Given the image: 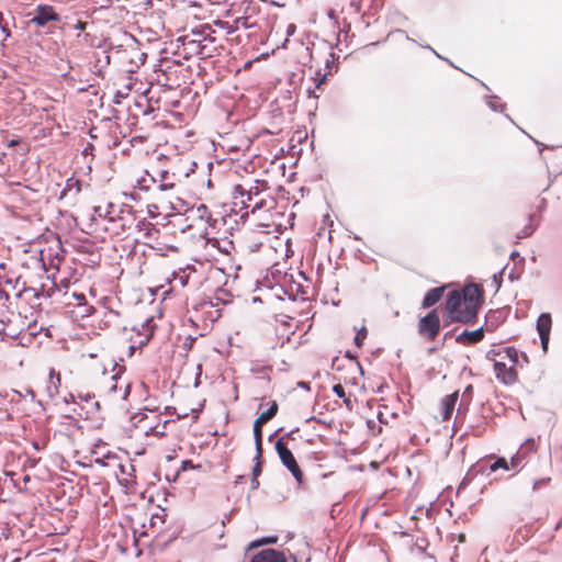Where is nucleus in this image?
<instances>
[{
  "mask_svg": "<svg viewBox=\"0 0 562 562\" xmlns=\"http://www.w3.org/2000/svg\"><path fill=\"white\" fill-rule=\"evenodd\" d=\"M94 216L98 225L102 226L111 236L142 234L143 232H145L144 235H149L151 231H156L151 223L145 218H139L128 205H124L120 210L110 205V210L105 212L101 206H97L94 207Z\"/></svg>",
  "mask_w": 562,
  "mask_h": 562,
  "instance_id": "nucleus-1",
  "label": "nucleus"
},
{
  "mask_svg": "<svg viewBox=\"0 0 562 562\" xmlns=\"http://www.w3.org/2000/svg\"><path fill=\"white\" fill-rule=\"evenodd\" d=\"M483 289L476 283H469L461 290L448 293L445 311L451 323L472 324L476 321L483 304Z\"/></svg>",
  "mask_w": 562,
  "mask_h": 562,
  "instance_id": "nucleus-2",
  "label": "nucleus"
},
{
  "mask_svg": "<svg viewBox=\"0 0 562 562\" xmlns=\"http://www.w3.org/2000/svg\"><path fill=\"white\" fill-rule=\"evenodd\" d=\"M272 207V200L263 184L256 182L249 189L243 184H236L233 189V211L240 213V217L256 214L261 211H269Z\"/></svg>",
  "mask_w": 562,
  "mask_h": 562,
  "instance_id": "nucleus-3",
  "label": "nucleus"
},
{
  "mask_svg": "<svg viewBox=\"0 0 562 562\" xmlns=\"http://www.w3.org/2000/svg\"><path fill=\"white\" fill-rule=\"evenodd\" d=\"M156 325L153 324V318H147L139 325H133L127 328L124 327V344L128 350V356H133L136 350L145 347L154 335Z\"/></svg>",
  "mask_w": 562,
  "mask_h": 562,
  "instance_id": "nucleus-4",
  "label": "nucleus"
},
{
  "mask_svg": "<svg viewBox=\"0 0 562 562\" xmlns=\"http://www.w3.org/2000/svg\"><path fill=\"white\" fill-rule=\"evenodd\" d=\"M503 353L504 356H502V352L498 353V356L502 357L501 360L494 361V372L497 380L506 385H512L518 380L516 370L519 357L518 350L514 347H507L504 349Z\"/></svg>",
  "mask_w": 562,
  "mask_h": 562,
  "instance_id": "nucleus-5",
  "label": "nucleus"
},
{
  "mask_svg": "<svg viewBox=\"0 0 562 562\" xmlns=\"http://www.w3.org/2000/svg\"><path fill=\"white\" fill-rule=\"evenodd\" d=\"M440 327L438 308L429 311L417 324L418 334L427 341H434L438 337Z\"/></svg>",
  "mask_w": 562,
  "mask_h": 562,
  "instance_id": "nucleus-6",
  "label": "nucleus"
},
{
  "mask_svg": "<svg viewBox=\"0 0 562 562\" xmlns=\"http://www.w3.org/2000/svg\"><path fill=\"white\" fill-rule=\"evenodd\" d=\"M95 462L101 463L104 467L113 468V474L117 477V480L127 485L133 482V477L131 473L127 472L128 469L133 470V465L130 462L121 463L119 458L114 454H106L103 459H95Z\"/></svg>",
  "mask_w": 562,
  "mask_h": 562,
  "instance_id": "nucleus-7",
  "label": "nucleus"
},
{
  "mask_svg": "<svg viewBox=\"0 0 562 562\" xmlns=\"http://www.w3.org/2000/svg\"><path fill=\"white\" fill-rule=\"evenodd\" d=\"M276 450L283 465L292 473L299 484L303 483V473L291 450L286 447L282 439L276 442Z\"/></svg>",
  "mask_w": 562,
  "mask_h": 562,
  "instance_id": "nucleus-8",
  "label": "nucleus"
},
{
  "mask_svg": "<svg viewBox=\"0 0 562 562\" xmlns=\"http://www.w3.org/2000/svg\"><path fill=\"white\" fill-rule=\"evenodd\" d=\"M161 413H156L155 411H149L148 413H138L133 417L134 426L139 432L145 436L155 437L156 425L160 417Z\"/></svg>",
  "mask_w": 562,
  "mask_h": 562,
  "instance_id": "nucleus-9",
  "label": "nucleus"
},
{
  "mask_svg": "<svg viewBox=\"0 0 562 562\" xmlns=\"http://www.w3.org/2000/svg\"><path fill=\"white\" fill-rule=\"evenodd\" d=\"M59 14L54 7L48 4H38L35 9V15L31 19V23L38 27H44L48 22L59 21Z\"/></svg>",
  "mask_w": 562,
  "mask_h": 562,
  "instance_id": "nucleus-10",
  "label": "nucleus"
},
{
  "mask_svg": "<svg viewBox=\"0 0 562 562\" xmlns=\"http://www.w3.org/2000/svg\"><path fill=\"white\" fill-rule=\"evenodd\" d=\"M108 366H111L112 367V371H113V374L110 376L111 381H114L116 382V380L120 378V374L123 372V367L121 366H117L116 363H114V361L108 357H104L102 359H100V361L98 363H95L93 370L95 372H101L102 375H106L108 373ZM117 383H113L110 385V389L112 391H116L117 390Z\"/></svg>",
  "mask_w": 562,
  "mask_h": 562,
  "instance_id": "nucleus-11",
  "label": "nucleus"
},
{
  "mask_svg": "<svg viewBox=\"0 0 562 562\" xmlns=\"http://www.w3.org/2000/svg\"><path fill=\"white\" fill-rule=\"evenodd\" d=\"M552 318L549 313H542L537 319V330L541 340L543 351L548 350Z\"/></svg>",
  "mask_w": 562,
  "mask_h": 562,
  "instance_id": "nucleus-12",
  "label": "nucleus"
},
{
  "mask_svg": "<svg viewBox=\"0 0 562 562\" xmlns=\"http://www.w3.org/2000/svg\"><path fill=\"white\" fill-rule=\"evenodd\" d=\"M250 562H288L283 552L274 549H265L256 553Z\"/></svg>",
  "mask_w": 562,
  "mask_h": 562,
  "instance_id": "nucleus-13",
  "label": "nucleus"
},
{
  "mask_svg": "<svg viewBox=\"0 0 562 562\" xmlns=\"http://www.w3.org/2000/svg\"><path fill=\"white\" fill-rule=\"evenodd\" d=\"M483 338L484 330L481 327L472 331L463 330L461 334L457 336L456 341L462 346H472L474 344L482 341Z\"/></svg>",
  "mask_w": 562,
  "mask_h": 562,
  "instance_id": "nucleus-14",
  "label": "nucleus"
},
{
  "mask_svg": "<svg viewBox=\"0 0 562 562\" xmlns=\"http://www.w3.org/2000/svg\"><path fill=\"white\" fill-rule=\"evenodd\" d=\"M459 397L458 391L445 396L441 401V419L443 422L449 420L454 411L457 401Z\"/></svg>",
  "mask_w": 562,
  "mask_h": 562,
  "instance_id": "nucleus-15",
  "label": "nucleus"
},
{
  "mask_svg": "<svg viewBox=\"0 0 562 562\" xmlns=\"http://www.w3.org/2000/svg\"><path fill=\"white\" fill-rule=\"evenodd\" d=\"M446 289H447V285H442V286L432 288L429 291H427V293L425 294V296L423 299L422 307L429 308V307H432L434 305H436L442 299Z\"/></svg>",
  "mask_w": 562,
  "mask_h": 562,
  "instance_id": "nucleus-16",
  "label": "nucleus"
},
{
  "mask_svg": "<svg viewBox=\"0 0 562 562\" xmlns=\"http://www.w3.org/2000/svg\"><path fill=\"white\" fill-rule=\"evenodd\" d=\"M175 424L176 419L166 418L164 414H160L155 429V437L159 439L166 437L170 427L175 426Z\"/></svg>",
  "mask_w": 562,
  "mask_h": 562,
  "instance_id": "nucleus-17",
  "label": "nucleus"
},
{
  "mask_svg": "<svg viewBox=\"0 0 562 562\" xmlns=\"http://www.w3.org/2000/svg\"><path fill=\"white\" fill-rule=\"evenodd\" d=\"M265 425L263 422L260 419H256L254 423V437H255V443H256V458L260 459L262 454V426Z\"/></svg>",
  "mask_w": 562,
  "mask_h": 562,
  "instance_id": "nucleus-18",
  "label": "nucleus"
},
{
  "mask_svg": "<svg viewBox=\"0 0 562 562\" xmlns=\"http://www.w3.org/2000/svg\"><path fill=\"white\" fill-rule=\"evenodd\" d=\"M485 460H494L490 465H488V470L490 472H496L498 470H504V471H509L512 470L510 469V465H509V461L506 460L504 457H495L494 454H491V456H487L485 457Z\"/></svg>",
  "mask_w": 562,
  "mask_h": 562,
  "instance_id": "nucleus-19",
  "label": "nucleus"
},
{
  "mask_svg": "<svg viewBox=\"0 0 562 562\" xmlns=\"http://www.w3.org/2000/svg\"><path fill=\"white\" fill-rule=\"evenodd\" d=\"M160 182L158 184V188L160 190H168L172 189L176 186V175L175 172H170L169 170H164L160 173Z\"/></svg>",
  "mask_w": 562,
  "mask_h": 562,
  "instance_id": "nucleus-20",
  "label": "nucleus"
},
{
  "mask_svg": "<svg viewBox=\"0 0 562 562\" xmlns=\"http://www.w3.org/2000/svg\"><path fill=\"white\" fill-rule=\"evenodd\" d=\"M333 392L335 393V395L339 398L342 400L344 404L346 405V407L351 411L353 405H352V401L350 400L349 396H347L346 392H345V387L340 384V383H337L333 386Z\"/></svg>",
  "mask_w": 562,
  "mask_h": 562,
  "instance_id": "nucleus-21",
  "label": "nucleus"
},
{
  "mask_svg": "<svg viewBox=\"0 0 562 562\" xmlns=\"http://www.w3.org/2000/svg\"><path fill=\"white\" fill-rule=\"evenodd\" d=\"M156 179L150 175L146 173L142 178L137 179L135 188L139 190L148 191L156 184Z\"/></svg>",
  "mask_w": 562,
  "mask_h": 562,
  "instance_id": "nucleus-22",
  "label": "nucleus"
},
{
  "mask_svg": "<svg viewBox=\"0 0 562 562\" xmlns=\"http://www.w3.org/2000/svg\"><path fill=\"white\" fill-rule=\"evenodd\" d=\"M278 409V403L276 401H272L270 407L267 411L262 412L257 418L267 424L277 415Z\"/></svg>",
  "mask_w": 562,
  "mask_h": 562,
  "instance_id": "nucleus-23",
  "label": "nucleus"
},
{
  "mask_svg": "<svg viewBox=\"0 0 562 562\" xmlns=\"http://www.w3.org/2000/svg\"><path fill=\"white\" fill-rule=\"evenodd\" d=\"M277 541H278V537H276V536L263 537L261 539H257V540H254L252 542H250L249 546H248V550H252V549H256L258 547L266 546V544H273Z\"/></svg>",
  "mask_w": 562,
  "mask_h": 562,
  "instance_id": "nucleus-24",
  "label": "nucleus"
},
{
  "mask_svg": "<svg viewBox=\"0 0 562 562\" xmlns=\"http://www.w3.org/2000/svg\"><path fill=\"white\" fill-rule=\"evenodd\" d=\"M261 471H262L261 458L256 459V464L252 468V480H251L252 488H257L259 486L258 476L261 474Z\"/></svg>",
  "mask_w": 562,
  "mask_h": 562,
  "instance_id": "nucleus-25",
  "label": "nucleus"
},
{
  "mask_svg": "<svg viewBox=\"0 0 562 562\" xmlns=\"http://www.w3.org/2000/svg\"><path fill=\"white\" fill-rule=\"evenodd\" d=\"M368 336V329L366 326H361L359 329H357L356 331V336H355V345L358 347V348H361L362 345H363V341L366 340Z\"/></svg>",
  "mask_w": 562,
  "mask_h": 562,
  "instance_id": "nucleus-26",
  "label": "nucleus"
},
{
  "mask_svg": "<svg viewBox=\"0 0 562 562\" xmlns=\"http://www.w3.org/2000/svg\"><path fill=\"white\" fill-rule=\"evenodd\" d=\"M524 454L518 451L517 453H515L510 460H509V465H510V469L512 470H517L521 467L522 462H524Z\"/></svg>",
  "mask_w": 562,
  "mask_h": 562,
  "instance_id": "nucleus-27",
  "label": "nucleus"
},
{
  "mask_svg": "<svg viewBox=\"0 0 562 562\" xmlns=\"http://www.w3.org/2000/svg\"><path fill=\"white\" fill-rule=\"evenodd\" d=\"M49 381H50V384L57 391L58 386L60 385V373L55 371L54 369H52L49 372Z\"/></svg>",
  "mask_w": 562,
  "mask_h": 562,
  "instance_id": "nucleus-28",
  "label": "nucleus"
},
{
  "mask_svg": "<svg viewBox=\"0 0 562 562\" xmlns=\"http://www.w3.org/2000/svg\"><path fill=\"white\" fill-rule=\"evenodd\" d=\"M252 236H249V237H246L245 238V241L247 244V247L251 250V251H256L259 249V247L262 245L261 240H257L256 238H254V240H251Z\"/></svg>",
  "mask_w": 562,
  "mask_h": 562,
  "instance_id": "nucleus-29",
  "label": "nucleus"
},
{
  "mask_svg": "<svg viewBox=\"0 0 562 562\" xmlns=\"http://www.w3.org/2000/svg\"><path fill=\"white\" fill-rule=\"evenodd\" d=\"M0 29L3 32V34H4V38H8V37L11 36V31H10V29L8 26V23L5 22V19L3 16L2 12H0Z\"/></svg>",
  "mask_w": 562,
  "mask_h": 562,
  "instance_id": "nucleus-30",
  "label": "nucleus"
},
{
  "mask_svg": "<svg viewBox=\"0 0 562 562\" xmlns=\"http://www.w3.org/2000/svg\"><path fill=\"white\" fill-rule=\"evenodd\" d=\"M48 256H49V257H52V259H50V263H49V265H50L53 268L58 269V268H59L60 262H61V261H63V259H64V258H63V256H61L58 251H57L54 256H53V254H50V252H49V254H48Z\"/></svg>",
  "mask_w": 562,
  "mask_h": 562,
  "instance_id": "nucleus-31",
  "label": "nucleus"
},
{
  "mask_svg": "<svg viewBox=\"0 0 562 562\" xmlns=\"http://www.w3.org/2000/svg\"><path fill=\"white\" fill-rule=\"evenodd\" d=\"M74 30H77L79 32H83L87 27V23L83 21L78 20L74 25H71Z\"/></svg>",
  "mask_w": 562,
  "mask_h": 562,
  "instance_id": "nucleus-32",
  "label": "nucleus"
},
{
  "mask_svg": "<svg viewBox=\"0 0 562 562\" xmlns=\"http://www.w3.org/2000/svg\"><path fill=\"white\" fill-rule=\"evenodd\" d=\"M532 232H533V227H531V226L525 227L524 231L517 235V237L518 238L528 237L532 234Z\"/></svg>",
  "mask_w": 562,
  "mask_h": 562,
  "instance_id": "nucleus-33",
  "label": "nucleus"
},
{
  "mask_svg": "<svg viewBox=\"0 0 562 562\" xmlns=\"http://www.w3.org/2000/svg\"><path fill=\"white\" fill-rule=\"evenodd\" d=\"M72 296L77 301V305H82L86 303V296L82 293H74Z\"/></svg>",
  "mask_w": 562,
  "mask_h": 562,
  "instance_id": "nucleus-34",
  "label": "nucleus"
},
{
  "mask_svg": "<svg viewBox=\"0 0 562 562\" xmlns=\"http://www.w3.org/2000/svg\"><path fill=\"white\" fill-rule=\"evenodd\" d=\"M550 477H547V479H540V480H537L535 483H533V490H537L539 488L540 486L544 485V484H548L550 482Z\"/></svg>",
  "mask_w": 562,
  "mask_h": 562,
  "instance_id": "nucleus-35",
  "label": "nucleus"
},
{
  "mask_svg": "<svg viewBox=\"0 0 562 562\" xmlns=\"http://www.w3.org/2000/svg\"><path fill=\"white\" fill-rule=\"evenodd\" d=\"M350 5L355 9L356 12H360L362 8V0H351Z\"/></svg>",
  "mask_w": 562,
  "mask_h": 562,
  "instance_id": "nucleus-36",
  "label": "nucleus"
},
{
  "mask_svg": "<svg viewBox=\"0 0 562 562\" xmlns=\"http://www.w3.org/2000/svg\"><path fill=\"white\" fill-rule=\"evenodd\" d=\"M493 282L495 283L496 290H498L502 284V272L493 276Z\"/></svg>",
  "mask_w": 562,
  "mask_h": 562,
  "instance_id": "nucleus-37",
  "label": "nucleus"
},
{
  "mask_svg": "<svg viewBox=\"0 0 562 562\" xmlns=\"http://www.w3.org/2000/svg\"><path fill=\"white\" fill-rule=\"evenodd\" d=\"M193 468H194V465L192 464V461H190V460L182 461V464H181L182 471H187L188 469H193Z\"/></svg>",
  "mask_w": 562,
  "mask_h": 562,
  "instance_id": "nucleus-38",
  "label": "nucleus"
},
{
  "mask_svg": "<svg viewBox=\"0 0 562 562\" xmlns=\"http://www.w3.org/2000/svg\"><path fill=\"white\" fill-rule=\"evenodd\" d=\"M295 30H296V26L294 24H290L286 30L288 35H293Z\"/></svg>",
  "mask_w": 562,
  "mask_h": 562,
  "instance_id": "nucleus-39",
  "label": "nucleus"
},
{
  "mask_svg": "<svg viewBox=\"0 0 562 562\" xmlns=\"http://www.w3.org/2000/svg\"><path fill=\"white\" fill-rule=\"evenodd\" d=\"M33 446H34V448H35L36 450H40V449H43V448H44L45 442H44L42 446H40L37 442H34V443H33Z\"/></svg>",
  "mask_w": 562,
  "mask_h": 562,
  "instance_id": "nucleus-40",
  "label": "nucleus"
},
{
  "mask_svg": "<svg viewBox=\"0 0 562 562\" xmlns=\"http://www.w3.org/2000/svg\"><path fill=\"white\" fill-rule=\"evenodd\" d=\"M187 416H188V414H178L177 415V419H181V418H184Z\"/></svg>",
  "mask_w": 562,
  "mask_h": 562,
  "instance_id": "nucleus-41",
  "label": "nucleus"
},
{
  "mask_svg": "<svg viewBox=\"0 0 562 562\" xmlns=\"http://www.w3.org/2000/svg\"><path fill=\"white\" fill-rule=\"evenodd\" d=\"M180 280H181V284L186 285L187 281L183 278H180Z\"/></svg>",
  "mask_w": 562,
  "mask_h": 562,
  "instance_id": "nucleus-42",
  "label": "nucleus"
},
{
  "mask_svg": "<svg viewBox=\"0 0 562 562\" xmlns=\"http://www.w3.org/2000/svg\"><path fill=\"white\" fill-rule=\"evenodd\" d=\"M57 248H58V250L63 251V249H61V246H60V243H59V241L57 243Z\"/></svg>",
  "mask_w": 562,
  "mask_h": 562,
  "instance_id": "nucleus-43",
  "label": "nucleus"
},
{
  "mask_svg": "<svg viewBox=\"0 0 562 562\" xmlns=\"http://www.w3.org/2000/svg\"><path fill=\"white\" fill-rule=\"evenodd\" d=\"M222 27L227 24V22H220L218 23Z\"/></svg>",
  "mask_w": 562,
  "mask_h": 562,
  "instance_id": "nucleus-44",
  "label": "nucleus"
},
{
  "mask_svg": "<svg viewBox=\"0 0 562 562\" xmlns=\"http://www.w3.org/2000/svg\"><path fill=\"white\" fill-rule=\"evenodd\" d=\"M41 256H42V259L44 260V256H45V251L44 250L41 251Z\"/></svg>",
  "mask_w": 562,
  "mask_h": 562,
  "instance_id": "nucleus-45",
  "label": "nucleus"
},
{
  "mask_svg": "<svg viewBox=\"0 0 562 562\" xmlns=\"http://www.w3.org/2000/svg\"><path fill=\"white\" fill-rule=\"evenodd\" d=\"M471 390H472V386H471V385H469V386L467 387V392H471Z\"/></svg>",
  "mask_w": 562,
  "mask_h": 562,
  "instance_id": "nucleus-46",
  "label": "nucleus"
}]
</instances>
